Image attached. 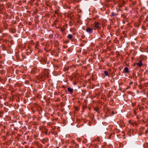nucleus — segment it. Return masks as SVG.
Listing matches in <instances>:
<instances>
[{
  "mask_svg": "<svg viewBox=\"0 0 148 148\" xmlns=\"http://www.w3.org/2000/svg\"><path fill=\"white\" fill-rule=\"evenodd\" d=\"M35 45V43L32 40L31 42L29 43V45L31 46H33Z\"/></svg>",
  "mask_w": 148,
  "mask_h": 148,
  "instance_id": "12",
  "label": "nucleus"
},
{
  "mask_svg": "<svg viewBox=\"0 0 148 148\" xmlns=\"http://www.w3.org/2000/svg\"><path fill=\"white\" fill-rule=\"evenodd\" d=\"M144 109V108L143 107H140V108L139 109H140V111H142Z\"/></svg>",
  "mask_w": 148,
  "mask_h": 148,
  "instance_id": "28",
  "label": "nucleus"
},
{
  "mask_svg": "<svg viewBox=\"0 0 148 148\" xmlns=\"http://www.w3.org/2000/svg\"><path fill=\"white\" fill-rule=\"evenodd\" d=\"M8 25L6 24H4L3 25V27L5 28L6 29L7 28Z\"/></svg>",
  "mask_w": 148,
  "mask_h": 148,
  "instance_id": "25",
  "label": "nucleus"
},
{
  "mask_svg": "<svg viewBox=\"0 0 148 148\" xmlns=\"http://www.w3.org/2000/svg\"><path fill=\"white\" fill-rule=\"evenodd\" d=\"M130 88V86H127V89H128Z\"/></svg>",
  "mask_w": 148,
  "mask_h": 148,
  "instance_id": "41",
  "label": "nucleus"
},
{
  "mask_svg": "<svg viewBox=\"0 0 148 148\" xmlns=\"http://www.w3.org/2000/svg\"><path fill=\"white\" fill-rule=\"evenodd\" d=\"M2 6H3L2 4L0 3V10L1 9H2V8H3Z\"/></svg>",
  "mask_w": 148,
  "mask_h": 148,
  "instance_id": "31",
  "label": "nucleus"
},
{
  "mask_svg": "<svg viewBox=\"0 0 148 148\" xmlns=\"http://www.w3.org/2000/svg\"><path fill=\"white\" fill-rule=\"evenodd\" d=\"M113 3H114V5L116 4L117 3V2L116 1V0L113 1Z\"/></svg>",
  "mask_w": 148,
  "mask_h": 148,
  "instance_id": "32",
  "label": "nucleus"
},
{
  "mask_svg": "<svg viewBox=\"0 0 148 148\" xmlns=\"http://www.w3.org/2000/svg\"><path fill=\"white\" fill-rule=\"evenodd\" d=\"M69 42V41L68 40H67L66 41H64V43H68Z\"/></svg>",
  "mask_w": 148,
  "mask_h": 148,
  "instance_id": "34",
  "label": "nucleus"
},
{
  "mask_svg": "<svg viewBox=\"0 0 148 148\" xmlns=\"http://www.w3.org/2000/svg\"><path fill=\"white\" fill-rule=\"evenodd\" d=\"M148 74V70H146L145 72H144L145 74Z\"/></svg>",
  "mask_w": 148,
  "mask_h": 148,
  "instance_id": "23",
  "label": "nucleus"
},
{
  "mask_svg": "<svg viewBox=\"0 0 148 148\" xmlns=\"http://www.w3.org/2000/svg\"><path fill=\"white\" fill-rule=\"evenodd\" d=\"M134 125H135L136 126H137L138 124L136 122H134Z\"/></svg>",
  "mask_w": 148,
  "mask_h": 148,
  "instance_id": "38",
  "label": "nucleus"
},
{
  "mask_svg": "<svg viewBox=\"0 0 148 148\" xmlns=\"http://www.w3.org/2000/svg\"><path fill=\"white\" fill-rule=\"evenodd\" d=\"M87 142V140L86 138H84L82 141V143H86Z\"/></svg>",
  "mask_w": 148,
  "mask_h": 148,
  "instance_id": "14",
  "label": "nucleus"
},
{
  "mask_svg": "<svg viewBox=\"0 0 148 148\" xmlns=\"http://www.w3.org/2000/svg\"><path fill=\"white\" fill-rule=\"evenodd\" d=\"M77 141H78L79 142H80L81 141V139L80 138H77Z\"/></svg>",
  "mask_w": 148,
  "mask_h": 148,
  "instance_id": "21",
  "label": "nucleus"
},
{
  "mask_svg": "<svg viewBox=\"0 0 148 148\" xmlns=\"http://www.w3.org/2000/svg\"><path fill=\"white\" fill-rule=\"evenodd\" d=\"M56 28H58V29H60V28L61 27H59V26H58V27H56Z\"/></svg>",
  "mask_w": 148,
  "mask_h": 148,
  "instance_id": "53",
  "label": "nucleus"
},
{
  "mask_svg": "<svg viewBox=\"0 0 148 148\" xmlns=\"http://www.w3.org/2000/svg\"><path fill=\"white\" fill-rule=\"evenodd\" d=\"M119 7L121 8L123 6V5H122V4H119Z\"/></svg>",
  "mask_w": 148,
  "mask_h": 148,
  "instance_id": "40",
  "label": "nucleus"
},
{
  "mask_svg": "<svg viewBox=\"0 0 148 148\" xmlns=\"http://www.w3.org/2000/svg\"><path fill=\"white\" fill-rule=\"evenodd\" d=\"M104 73L105 75L106 76H108V73L107 71H104Z\"/></svg>",
  "mask_w": 148,
  "mask_h": 148,
  "instance_id": "13",
  "label": "nucleus"
},
{
  "mask_svg": "<svg viewBox=\"0 0 148 148\" xmlns=\"http://www.w3.org/2000/svg\"><path fill=\"white\" fill-rule=\"evenodd\" d=\"M99 110V109L98 108H97L96 110H95L96 111V112H97L98 111V110Z\"/></svg>",
  "mask_w": 148,
  "mask_h": 148,
  "instance_id": "48",
  "label": "nucleus"
},
{
  "mask_svg": "<svg viewBox=\"0 0 148 148\" xmlns=\"http://www.w3.org/2000/svg\"><path fill=\"white\" fill-rule=\"evenodd\" d=\"M133 84V82L132 81L130 82H129V84H130V85H132Z\"/></svg>",
  "mask_w": 148,
  "mask_h": 148,
  "instance_id": "35",
  "label": "nucleus"
},
{
  "mask_svg": "<svg viewBox=\"0 0 148 148\" xmlns=\"http://www.w3.org/2000/svg\"><path fill=\"white\" fill-rule=\"evenodd\" d=\"M31 1L32 2H34V0H31Z\"/></svg>",
  "mask_w": 148,
  "mask_h": 148,
  "instance_id": "57",
  "label": "nucleus"
},
{
  "mask_svg": "<svg viewBox=\"0 0 148 148\" xmlns=\"http://www.w3.org/2000/svg\"><path fill=\"white\" fill-rule=\"evenodd\" d=\"M115 0H111V1H115Z\"/></svg>",
  "mask_w": 148,
  "mask_h": 148,
  "instance_id": "58",
  "label": "nucleus"
},
{
  "mask_svg": "<svg viewBox=\"0 0 148 148\" xmlns=\"http://www.w3.org/2000/svg\"><path fill=\"white\" fill-rule=\"evenodd\" d=\"M145 21H148L146 19L145 20Z\"/></svg>",
  "mask_w": 148,
  "mask_h": 148,
  "instance_id": "61",
  "label": "nucleus"
},
{
  "mask_svg": "<svg viewBox=\"0 0 148 148\" xmlns=\"http://www.w3.org/2000/svg\"><path fill=\"white\" fill-rule=\"evenodd\" d=\"M74 35H75V33H74Z\"/></svg>",
  "mask_w": 148,
  "mask_h": 148,
  "instance_id": "63",
  "label": "nucleus"
},
{
  "mask_svg": "<svg viewBox=\"0 0 148 148\" xmlns=\"http://www.w3.org/2000/svg\"><path fill=\"white\" fill-rule=\"evenodd\" d=\"M69 25L70 26L73 25V22L71 21H70L69 22Z\"/></svg>",
  "mask_w": 148,
  "mask_h": 148,
  "instance_id": "30",
  "label": "nucleus"
},
{
  "mask_svg": "<svg viewBox=\"0 0 148 148\" xmlns=\"http://www.w3.org/2000/svg\"><path fill=\"white\" fill-rule=\"evenodd\" d=\"M99 137L97 136L96 138L94 140L95 141H99Z\"/></svg>",
  "mask_w": 148,
  "mask_h": 148,
  "instance_id": "18",
  "label": "nucleus"
},
{
  "mask_svg": "<svg viewBox=\"0 0 148 148\" xmlns=\"http://www.w3.org/2000/svg\"><path fill=\"white\" fill-rule=\"evenodd\" d=\"M142 60H140L138 62L136 63V65L139 67H141L143 65Z\"/></svg>",
  "mask_w": 148,
  "mask_h": 148,
  "instance_id": "4",
  "label": "nucleus"
},
{
  "mask_svg": "<svg viewBox=\"0 0 148 148\" xmlns=\"http://www.w3.org/2000/svg\"><path fill=\"white\" fill-rule=\"evenodd\" d=\"M125 10H127V8H125Z\"/></svg>",
  "mask_w": 148,
  "mask_h": 148,
  "instance_id": "56",
  "label": "nucleus"
},
{
  "mask_svg": "<svg viewBox=\"0 0 148 148\" xmlns=\"http://www.w3.org/2000/svg\"><path fill=\"white\" fill-rule=\"evenodd\" d=\"M85 35H83L82 36V38L84 39L85 38Z\"/></svg>",
  "mask_w": 148,
  "mask_h": 148,
  "instance_id": "37",
  "label": "nucleus"
},
{
  "mask_svg": "<svg viewBox=\"0 0 148 148\" xmlns=\"http://www.w3.org/2000/svg\"><path fill=\"white\" fill-rule=\"evenodd\" d=\"M67 89L68 92L70 93V94H73L74 92L73 90V88H71L70 87H69Z\"/></svg>",
  "mask_w": 148,
  "mask_h": 148,
  "instance_id": "6",
  "label": "nucleus"
},
{
  "mask_svg": "<svg viewBox=\"0 0 148 148\" xmlns=\"http://www.w3.org/2000/svg\"><path fill=\"white\" fill-rule=\"evenodd\" d=\"M62 47L64 49H66L68 47V46L66 45H63Z\"/></svg>",
  "mask_w": 148,
  "mask_h": 148,
  "instance_id": "27",
  "label": "nucleus"
},
{
  "mask_svg": "<svg viewBox=\"0 0 148 148\" xmlns=\"http://www.w3.org/2000/svg\"><path fill=\"white\" fill-rule=\"evenodd\" d=\"M6 97H5L3 98L4 99V100H5L6 99Z\"/></svg>",
  "mask_w": 148,
  "mask_h": 148,
  "instance_id": "49",
  "label": "nucleus"
},
{
  "mask_svg": "<svg viewBox=\"0 0 148 148\" xmlns=\"http://www.w3.org/2000/svg\"><path fill=\"white\" fill-rule=\"evenodd\" d=\"M75 148H79V145L78 144H75Z\"/></svg>",
  "mask_w": 148,
  "mask_h": 148,
  "instance_id": "15",
  "label": "nucleus"
},
{
  "mask_svg": "<svg viewBox=\"0 0 148 148\" xmlns=\"http://www.w3.org/2000/svg\"><path fill=\"white\" fill-rule=\"evenodd\" d=\"M112 95L110 94V93H109L108 95V98H110L112 96Z\"/></svg>",
  "mask_w": 148,
  "mask_h": 148,
  "instance_id": "24",
  "label": "nucleus"
},
{
  "mask_svg": "<svg viewBox=\"0 0 148 148\" xmlns=\"http://www.w3.org/2000/svg\"><path fill=\"white\" fill-rule=\"evenodd\" d=\"M133 79H134L135 80L137 78V77L135 75H133Z\"/></svg>",
  "mask_w": 148,
  "mask_h": 148,
  "instance_id": "20",
  "label": "nucleus"
},
{
  "mask_svg": "<svg viewBox=\"0 0 148 148\" xmlns=\"http://www.w3.org/2000/svg\"><path fill=\"white\" fill-rule=\"evenodd\" d=\"M68 69H69V68H67L65 70V71H67V70H68Z\"/></svg>",
  "mask_w": 148,
  "mask_h": 148,
  "instance_id": "55",
  "label": "nucleus"
},
{
  "mask_svg": "<svg viewBox=\"0 0 148 148\" xmlns=\"http://www.w3.org/2000/svg\"><path fill=\"white\" fill-rule=\"evenodd\" d=\"M111 135H112V134H110V135L109 136H108V138L109 139H110L111 138Z\"/></svg>",
  "mask_w": 148,
  "mask_h": 148,
  "instance_id": "42",
  "label": "nucleus"
},
{
  "mask_svg": "<svg viewBox=\"0 0 148 148\" xmlns=\"http://www.w3.org/2000/svg\"><path fill=\"white\" fill-rule=\"evenodd\" d=\"M140 24H141V23H140V22H138V26H139L140 25Z\"/></svg>",
  "mask_w": 148,
  "mask_h": 148,
  "instance_id": "47",
  "label": "nucleus"
},
{
  "mask_svg": "<svg viewBox=\"0 0 148 148\" xmlns=\"http://www.w3.org/2000/svg\"><path fill=\"white\" fill-rule=\"evenodd\" d=\"M2 95L3 96H4V95L2 94V95H1V96H0V99H2Z\"/></svg>",
  "mask_w": 148,
  "mask_h": 148,
  "instance_id": "43",
  "label": "nucleus"
},
{
  "mask_svg": "<svg viewBox=\"0 0 148 148\" xmlns=\"http://www.w3.org/2000/svg\"><path fill=\"white\" fill-rule=\"evenodd\" d=\"M137 3L136 1H134L132 2L130 4L129 6L130 7H132L134 6V5H136Z\"/></svg>",
  "mask_w": 148,
  "mask_h": 148,
  "instance_id": "7",
  "label": "nucleus"
},
{
  "mask_svg": "<svg viewBox=\"0 0 148 148\" xmlns=\"http://www.w3.org/2000/svg\"><path fill=\"white\" fill-rule=\"evenodd\" d=\"M92 29L90 27H88L86 29V32L90 33H92Z\"/></svg>",
  "mask_w": 148,
  "mask_h": 148,
  "instance_id": "5",
  "label": "nucleus"
},
{
  "mask_svg": "<svg viewBox=\"0 0 148 148\" xmlns=\"http://www.w3.org/2000/svg\"><path fill=\"white\" fill-rule=\"evenodd\" d=\"M118 15V13H115L114 12H112L111 13V14L110 16L111 17H114V16H116Z\"/></svg>",
  "mask_w": 148,
  "mask_h": 148,
  "instance_id": "8",
  "label": "nucleus"
},
{
  "mask_svg": "<svg viewBox=\"0 0 148 148\" xmlns=\"http://www.w3.org/2000/svg\"><path fill=\"white\" fill-rule=\"evenodd\" d=\"M57 21V19H56L55 20V21Z\"/></svg>",
  "mask_w": 148,
  "mask_h": 148,
  "instance_id": "59",
  "label": "nucleus"
},
{
  "mask_svg": "<svg viewBox=\"0 0 148 148\" xmlns=\"http://www.w3.org/2000/svg\"><path fill=\"white\" fill-rule=\"evenodd\" d=\"M141 121H142V123H144V121L143 119H142L141 120Z\"/></svg>",
  "mask_w": 148,
  "mask_h": 148,
  "instance_id": "50",
  "label": "nucleus"
},
{
  "mask_svg": "<svg viewBox=\"0 0 148 148\" xmlns=\"http://www.w3.org/2000/svg\"><path fill=\"white\" fill-rule=\"evenodd\" d=\"M119 10H120L119 9L118 10H117V11L118 12Z\"/></svg>",
  "mask_w": 148,
  "mask_h": 148,
  "instance_id": "60",
  "label": "nucleus"
},
{
  "mask_svg": "<svg viewBox=\"0 0 148 148\" xmlns=\"http://www.w3.org/2000/svg\"><path fill=\"white\" fill-rule=\"evenodd\" d=\"M148 133V130H146L145 131V134H147V133Z\"/></svg>",
  "mask_w": 148,
  "mask_h": 148,
  "instance_id": "44",
  "label": "nucleus"
},
{
  "mask_svg": "<svg viewBox=\"0 0 148 148\" xmlns=\"http://www.w3.org/2000/svg\"><path fill=\"white\" fill-rule=\"evenodd\" d=\"M38 135H39V134H34V138H36L37 137H38Z\"/></svg>",
  "mask_w": 148,
  "mask_h": 148,
  "instance_id": "19",
  "label": "nucleus"
},
{
  "mask_svg": "<svg viewBox=\"0 0 148 148\" xmlns=\"http://www.w3.org/2000/svg\"><path fill=\"white\" fill-rule=\"evenodd\" d=\"M114 6V5L112 6V8H113Z\"/></svg>",
  "mask_w": 148,
  "mask_h": 148,
  "instance_id": "62",
  "label": "nucleus"
},
{
  "mask_svg": "<svg viewBox=\"0 0 148 148\" xmlns=\"http://www.w3.org/2000/svg\"><path fill=\"white\" fill-rule=\"evenodd\" d=\"M124 71H125V73H128L129 72L128 69L127 67H125Z\"/></svg>",
  "mask_w": 148,
  "mask_h": 148,
  "instance_id": "10",
  "label": "nucleus"
},
{
  "mask_svg": "<svg viewBox=\"0 0 148 148\" xmlns=\"http://www.w3.org/2000/svg\"><path fill=\"white\" fill-rule=\"evenodd\" d=\"M143 23L144 24L145 23H146L145 21H144L143 22Z\"/></svg>",
  "mask_w": 148,
  "mask_h": 148,
  "instance_id": "52",
  "label": "nucleus"
},
{
  "mask_svg": "<svg viewBox=\"0 0 148 148\" xmlns=\"http://www.w3.org/2000/svg\"><path fill=\"white\" fill-rule=\"evenodd\" d=\"M106 2H109L111 1V0H105Z\"/></svg>",
  "mask_w": 148,
  "mask_h": 148,
  "instance_id": "36",
  "label": "nucleus"
},
{
  "mask_svg": "<svg viewBox=\"0 0 148 148\" xmlns=\"http://www.w3.org/2000/svg\"><path fill=\"white\" fill-rule=\"evenodd\" d=\"M136 118H137V119H139V117L138 116H137L136 117Z\"/></svg>",
  "mask_w": 148,
  "mask_h": 148,
  "instance_id": "54",
  "label": "nucleus"
},
{
  "mask_svg": "<svg viewBox=\"0 0 148 148\" xmlns=\"http://www.w3.org/2000/svg\"><path fill=\"white\" fill-rule=\"evenodd\" d=\"M143 17L144 16H140L139 17L138 19V21L140 22V23H141L143 19Z\"/></svg>",
  "mask_w": 148,
  "mask_h": 148,
  "instance_id": "9",
  "label": "nucleus"
},
{
  "mask_svg": "<svg viewBox=\"0 0 148 148\" xmlns=\"http://www.w3.org/2000/svg\"><path fill=\"white\" fill-rule=\"evenodd\" d=\"M113 111H112V114H113Z\"/></svg>",
  "mask_w": 148,
  "mask_h": 148,
  "instance_id": "64",
  "label": "nucleus"
},
{
  "mask_svg": "<svg viewBox=\"0 0 148 148\" xmlns=\"http://www.w3.org/2000/svg\"><path fill=\"white\" fill-rule=\"evenodd\" d=\"M70 148H74V147L73 146H70L69 147Z\"/></svg>",
  "mask_w": 148,
  "mask_h": 148,
  "instance_id": "46",
  "label": "nucleus"
},
{
  "mask_svg": "<svg viewBox=\"0 0 148 148\" xmlns=\"http://www.w3.org/2000/svg\"><path fill=\"white\" fill-rule=\"evenodd\" d=\"M121 17H122L123 19H125L126 17V16L124 14H123L121 15Z\"/></svg>",
  "mask_w": 148,
  "mask_h": 148,
  "instance_id": "16",
  "label": "nucleus"
},
{
  "mask_svg": "<svg viewBox=\"0 0 148 148\" xmlns=\"http://www.w3.org/2000/svg\"><path fill=\"white\" fill-rule=\"evenodd\" d=\"M71 143V145H74L75 144L74 140H73Z\"/></svg>",
  "mask_w": 148,
  "mask_h": 148,
  "instance_id": "22",
  "label": "nucleus"
},
{
  "mask_svg": "<svg viewBox=\"0 0 148 148\" xmlns=\"http://www.w3.org/2000/svg\"><path fill=\"white\" fill-rule=\"evenodd\" d=\"M134 121L131 120H130L128 121V123L129 124L132 125V126H134Z\"/></svg>",
  "mask_w": 148,
  "mask_h": 148,
  "instance_id": "11",
  "label": "nucleus"
},
{
  "mask_svg": "<svg viewBox=\"0 0 148 148\" xmlns=\"http://www.w3.org/2000/svg\"><path fill=\"white\" fill-rule=\"evenodd\" d=\"M67 37L68 39L69 40H71V41H73L74 40V38L73 37V35L71 34H68Z\"/></svg>",
  "mask_w": 148,
  "mask_h": 148,
  "instance_id": "3",
  "label": "nucleus"
},
{
  "mask_svg": "<svg viewBox=\"0 0 148 148\" xmlns=\"http://www.w3.org/2000/svg\"><path fill=\"white\" fill-rule=\"evenodd\" d=\"M73 28H71L70 29V31L71 32H73Z\"/></svg>",
  "mask_w": 148,
  "mask_h": 148,
  "instance_id": "45",
  "label": "nucleus"
},
{
  "mask_svg": "<svg viewBox=\"0 0 148 148\" xmlns=\"http://www.w3.org/2000/svg\"><path fill=\"white\" fill-rule=\"evenodd\" d=\"M58 11L56 10L55 11V13L56 14H58Z\"/></svg>",
  "mask_w": 148,
  "mask_h": 148,
  "instance_id": "39",
  "label": "nucleus"
},
{
  "mask_svg": "<svg viewBox=\"0 0 148 148\" xmlns=\"http://www.w3.org/2000/svg\"><path fill=\"white\" fill-rule=\"evenodd\" d=\"M38 43H37L36 44L35 46L34 49L35 50H36V49H38Z\"/></svg>",
  "mask_w": 148,
  "mask_h": 148,
  "instance_id": "17",
  "label": "nucleus"
},
{
  "mask_svg": "<svg viewBox=\"0 0 148 148\" xmlns=\"http://www.w3.org/2000/svg\"><path fill=\"white\" fill-rule=\"evenodd\" d=\"M94 24H95V27L97 29L99 30L101 28V27L100 26V23H99L97 21H95L94 22Z\"/></svg>",
  "mask_w": 148,
  "mask_h": 148,
  "instance_id": "1",
  "label": "nucleus"
},
{
  "mask_svg": "<svg viewBox=\"0 0 148 148\" xmlns=\"http://www.w3.org/2000/svg\"><path fill=\"white\" fill-rule=\"evenodd\" d=\"M68 25L67 24H65L62 26V27L60 28V31L61 32H63L67 28Z\"/></svg>",
  "mask_w": 148,
  "mask_h": 148,
  "instance_id": "2",
  "label": "nucleus"
},
{
  "mask_svg": "<svg viewBox=\"0 0 148 148\" xmlns=\"http://www.w3.org/2000/svg\"><path fill=\"white\" fill-rule=\"evenodd\" d=\"M141 81H144V79H141L140 80Z\"/></svg>",
  "mask_w": 148,
  "mask_h": 148,
  "instance_id": "51",
  "label": "nucleus"
},
{
  "mask_svg": "<svg viewBox=\"0 0 148 148\" xmlns=\"http://www.w3.org/2000/svg\"><path fill=\"white\" fill-rule=\"evenodd\" d=\"M126 4V2L125 1H123V3L122 4V5H123V6L125 4Z\"/></svg>",
  "mask_w": 148,
  "mask_h": 148,
  "instance_id": "29",
  "label": "nucleus"
},
{
  "mask_svg": "<svg viewBox=\"0 0 148 148\" xmlns=\"http://www.w3.org/2000/svg\"><path fill=\"white\" fill-rule=\"evenodd\" d=\"M34 14H36L38 12V11L37 10H35L34 12Z\"/></svg>",
  "mask_w": 148,
  "mask_h": 148,
  "instance_id": "26",
  "label": "nucleus"
},
{
  "mask_svg": "<svg viewBox=\"0 0 148 148\" xmlns=\"http://www.w3.org/2000/svg\"><path fill=\"white\" fill-rule=\"evenodd\" d=\"M8 35V34L7 33H5V34H3V36H6Z\"/></svg>",
  "mask_w": 148,
  "mask_h": 148,
  "instance_id": "33",
  "label": "nucleus"
}]
</instances>
